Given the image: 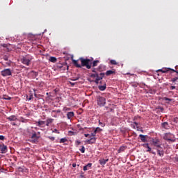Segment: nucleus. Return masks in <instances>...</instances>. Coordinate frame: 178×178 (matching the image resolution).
<instances>
[{
    "label": "nucleus",
    "instance_id": "1",
    "mask_svg": "<svg viewBox=\"0 0 178 178\" xmlns=\"http://www.w3.org/2000/svg\"><path fill=\"white\" fill-rule=\"evenodd\" d=\"M79 60H81V67L85 66L86 69H91V65H92L91 59L79 58Z\"/></svg>",
    "mask_w": 178,
    "mask_h": 178
},
{
    "label": "nucleus",
    "instance_id": "2",
    "mask_svg": "<svg viewBox=\"0 0 178 178\" xmlns=\"http://www.w3.org/2000/svg\"><path fill=\"white\" fill-rule=\"evenodd\" d=\"M31 60H33V57L31 56H25L21 58V62L23 65H26V66H30V63H31Z\"/></svg>",
    "mask_w": 178,
    "mask_h": 178
},
{
    "label": "nucleus",
    "instance_id": "3",
    "mask_svg": "<svg viewBox=\"0 0 178 178\" xmlns=\"http://www.w3.org/2000/svg\"><path fill=\"white\" fill-rule=\"evenodd\" d=\"M163 140H165V141H171L172 143H175V141H176V139H175V135L170 132L164 134Z\"/></svg>",
    "mask_w": 178,
    "mask_h": 178
},
{
    "label": "nucleus",
    "instance_id": "4",
    "mask_svg": "<svg viewBox=\"0 0 178 178\" xmlns=\"http://www.w3.org/2000/svg\"><path fill=\"white\" fill-rule=\"evenodd\" d=\"M97 136V132L94 131L93 133L91 134V136L90 139H88L86 140V143L88 144H95V142L97 141V138L95 136Z\"/></svg>",
    "mask_w": 178,
    "mask_h": 178
},
{
    "label": "nucleus",
    "instance_id": "5",
    "mask_svg": "<svg viewBox=\"0 0 178 178\" xmlns=\"http://www.w3.org/2000/svg\"><path fill=\"white\" fill-rule=\"evenodd\" d=\"M105 104H106V99L105 97L101 96L97 97V105L99 106H105Z\"/></svg>",
    "mask_w": 178,
    "mask_h": 178
},
{
    "label": "nucleus",
    "instance_id": "6",
    "mask_svg": "<svg viewBox=\"0 0 178 178\" xmlns=\"http://www.w3.org/2000/svg\"><path fill=\"white\" fill-rule=\"evenodd\" d=\"M1 76H3V77H8V76H12V70H10V69L9 68L4 69L1 72Z\"/></svg>",
    "mask_w": 178,
    "mask_h": 178
},
{
    "label": "nucleus",
    "instance_id": "7",
    "mask_svg": "<svg viewBox=\"0 0 178 178\" xmlns=\"http://www.w3.org/2000/svg\"><path fill=\"white\" fill-rule=\"evenodd\" d=\"M150 143L152 145H154V147H156V148H161V145H159V139L152 138Z\"/></svg>",
    "mask_w": 178,
    "mask_h": 178
},
{
    "label": "nucleus",
    "instance_id": "8",
    "mask_svg": "<svg viewBox=\"0 0 178 178\" xmlns=\"http://www.w3.org/2000/svg\"><path fill=\"white\" fill-rule=\"evenodd\" d=\"M143 147H144V148H147L146 152H149V154H153V155H156V153L152 151V149L149 147V144L145 143L143 145Z\"/></svg>",
    "mask_w": 178,
    "mask_h": 178
},
{
    "label": "nucleus",
    "instance_id": "9",
    "mask_svg": "<svg viewBox=\"0 0 178 178\" xmlns=\"http://www.w3.org/2000/svg\"><path fill=\"white\" fill-rule=\"evenodd\" d=\"M0 151L1 154H6L8 152V147L5 144H0Z\"/></svg>",
    "mask_w": 178,
    "mask_h": 178
},
{
    "label": "nucleus",
    "instance_id": "10",
    "mask_svg": "<svg viewBox=\"0 0 178 178\" xmlns=\"http://www.w3.org/2000/svg\"><path fill=\"white\" fill-rule=\"evenodd\" d=\"M161 127L162 129H165V130H169V129H170V126L169 125V123H168V122H164L161 123Z\"/></svg>",
    "mask_w": 178,
    "mask_h": 178
},
{
    "label": "nucleus",
    "instance_id": "11",
    "mask_svg": "<svg viewBox=\"0 0 178 178\" xmlns=\"http://www.w3.org/2000/svg\"><path fill=\"white\" fill-rule=\"evenodd\" d=\"M38 127H44L45 126V121H38L35 122Z\"/></svg>",
    "mask_w": 178,
    "mask_h": 178
},
{
    "label": "nucleus",
    "instance_id": "12",
    "mask_svg": "<svg viewBox=\"0 0 178 178\" xmlns=\"http://www.w3.org/2000/svg\"><path fill=\"white\" fill-rule=\"evenodd\" d=\"M139 137H140L142 143H147V137H148V136L140 134Z\"/></svg>",
    "mask_w": 178,
    "mask_h": 178
},
{
    "label": "nucleus",
    "instance_id": "13",
    "mask_svg": "<svg viewBox=\"0 0 178 178\" xmlns=\"http://www.w3.org/2000/svg\"><path fill=\"white\" fill-rule=\"evenodd\" d=\"M172 72L171 68H163L161 70H159L157 72H161V73H168V72Z\"/></svg>",
    "mask_w": 178,
    "mask_h": 178
},
{
    "label": "nucleus",
    "instance_id": "14",
    "mask_svg": "<svg viewBox=\"0 0 178 178\" xmlns=\"http://www.w3.org/2000/svg\"><path fill=\"white\" fill-rule=\"evenodd\" d=\"M80 60H72V63L76 67L81 68V65L79 64Z\"/></svg>",
    "mask_w": 178,
    "mask_h": 178
},
{
    "label": "nucleus",
    "instance_id": "15",
    "mask_svg": "<svg viewBox=\"0 0 178 178\" xmlns=\"http://www.w3.org/2000/svg\"><path fill=\"white\" fill-rule=\"evenodd\" d=\"M108 161H109L108 159H102L99 160V163H100L102 166H104V165H106V162H108Z\"/></svg>",
    "mask_w": 178,
    "mask_h": 178
},
{
    "label": "nucleus",
    "instance_id": "16",
    "mask_svg": "<svg viewBox=\"0 0 178 178\" xmlns=\"http://www.w3.org/2000/svg\"><path fill=\"white\" fill-rule=\"evenodd\" d=\"M92 166V163H89L86 165L83 166V170L86 172V170H88L89 169H91Z\"/></svg>",
    "mask_w": 178,
    "mask_h": 178
},
{
    "label": "nucleus",
    "instance_id": "17",
    "mask_svg": "<svg viewBox=\"0 0 178 178\" xmlns=\"http://www.w3.org/2000/svg\"><path fill=\"white\" fill-rule=\"evenodd\" d=\"M104 76H105L104 73H100L99 75L97 74V76H96V80L99 81L102 80L104 79Z\"/></svg>",
    "mask_w": 178,
    "mask_h": 178
},
{
    "label": "nucleus",
    "instance_id": "18",
    "mask_svg": "<svg viewBox=\"0 0 178 178\" xmlns=\"http://www.w3.org/2000/svg\"><path fill=\"white\" fill-rule=\"evenodd\" d=\"M7 119L10 120V122H15V120H17V117H16V115H11L7 118Z\"/></svg>",
    "mask_w": 178,
    "mask_h": 178
},
{
    "label": "nucleus",
    "instance_id": "19",
    "mask_svg": "<svg viewBox=\"0 0 178 178\" xmlns=\"http://www.w3.org/2000/svg\"><path fill=\"white\" fill-rule=\"evenodd\" d=\"M74 116V113L73 111L68 112L67 113V119H72Z\"/></svg>",
    "mask_w": 178,
    "mask_h": 178
},
{
    "label": "nucleus",
    "instance_id": "20",
    "mask_svg": "<svg viewBox=\"0 0 178 178\" xmlns=\"http://www.w3.org/2000/svg\"><path fill=\"white\" fill-rule=\"evenodd\" d=\"M98 88L100 91H105L106 90V84L104 83L103 86H99Z\"/></svg>",
    "mask_w": 178,
    "mask_h": 178
},
{
    "label": "nucleus",
    "instance_id": "21",
    "mask_svg": "<svg viewBox=\"0 0 178 178\" xmlns=\"http://www.w3.org/2000/svg\"><path fill=\"white\" fill-rule=\"evenodd\" d=\"M49 60L50 62H52V63H56V60H58L56 59V57L51 56L49 58Z\"/></svg>",
    "mask_w": 178,
    "mask_h": 178
},
{
    "label": "nucleus",
    "instance_id": "22",
    "mask_svg": "<svg viewBox=\"0 0 178 178\" xmlns=\"http://www.w3.org/2000/svg\"><path fill=\"white\" fill-rule=\"evenodd\" d=\"M156 151H157L158 155H159L161 157L163 156L164 155L163 150H160L159 149H156Z\"/></svg>",
    "mask_w": 178,
    "mask_h": 178
},
{
    "label": "nucleus",
    "instance_id": "23",
    "mask_svg": "<svg viewBox=\"0 0 178 178\" xmlns=\"http://www.w3.org/2000/svg\"><path fill=\"white\" fill-rule=\"evenodd\" d=\"M115 71L108 70L106 72V76H111V74H115Z\"/></svg>",
    "mask_w": 178,
    "mask_h": 178
},
{
    "label": "nucleus",
    "instance_id": "24",
    "mask_svg": "<svg viewBox=\"0 0 178 178\" xmlns=\"http://www.w3.org/2000/svg\"><path fill=\"white\" fill-rule=\"evenodd\" d=\"M52 122H54V119H51V118L47 119L46 125L49 126V124H51V123H52Z\"/></svg>",
    "mask_w": 178,
    "mask_h": 178
},
{
    "label": "nucleus",
    "instance_id": "25",
    "mask_svg": "<svg viewBox=\"0 0 178 178\" xmlns=\"http://www.w3.org/2000/svg\"><path fill=\"white\" fill-rule=\"evenodd\" d=\"M98 63H99V60H94L93 63H92L93 67H95V66H97Z\"/></svg>",
    "mask_w": 178,
    "mask_h": 178
},
{
    "label": "nucleus",
    "instance_id": "26",
    "mask_svg": "<svg viewBox=\"0 0 178 178\" xmlns=\"http://www.w3.org/2000/svg\"><path fill=\"white\" fill-rule=\"evenodd\" d=\"M79 151L81 152V154H84V152H86V147H84V146H81V148L79 149Z\"/></svg>",
    "mask_w": 178,
    "mask_h": 178
},
{
    "label": "nucleus",
    "instance_id": "27",
    "mask_svg": "<svg viewBox=\"0 0 178 178\" xmlns=\"http://www.w3.org/2000/svg\"><path fill=\"white\" fill-rule=\"evenodd\" d=\"M67 141V139L66 138H63L60 140V143H66Z\"/></svg>",
    "mask_w": 178,
    "mask_h": 178
},
{
    "label": "nucleus",
    "instance_id": "28",
    "mask_svg": "<svg viewBox=\"0 0 178 178\" xmlns=\"http://www.w3.org/2000/svg\"><path fill=\"white\" fill-rule=\"evenodd\" d=\"M110 63L111 65H118V62H116L115 60H111Z\"/></svg>",
    "mask_w": 178,
    "mask_h": 178
},
{
    "label": "nucleus",
    "instance_id": "29",
    "mask_svg": "<svg viewBox=\"0 0 178 178\" xmlns=\"http://www.w3.org/2000/svg\"><path fill=\"white\" fill-rule=\"evenodd\" d=\"M31 138H36V140H38V137H37V134L34 132V134L31 136Z\"/></svg>",
    "mask_w": 178,
    "mask_h": 178
},
{
    "label": "nucleus",
    "instance_id": "30",
    "mask_svg": "<svg viewBox=\"0 0 178 178\" xmlns=\"http://www.w3.org/2000/svg\"><path fill=\"white\" fill-rule=\"evenodd\" d=\"M131 87H134V88L138 87V83H131Z\"/></svg>",
    "mask_w": 178,
    "mask_h": 178
},
{
    "label": "nucleus",
    "instance_id": "31",
    "mask_svg": "<svg viewBox=\"0 0 178 178\" xmlns=\"http://www.w3.org/2000/svg\"><path fill=\"white\" fill-rule=\"evenodd\" d=\"M26 98H27L28 101H31V99H33V98H34V96H33V95H29V97L27 96Z\"/></svg>",
    "mask_w": 178,
    "mask_h": 178
},
{
    "label": "nucleus",
    "instance_id": "32",
    "mask_svg": "<svg viewBox=\"0 0 178 178\" xmlns=\"http://www.w3.org/2000/svg\"><path fill=\"white\" fill-rule=\"evenodd\" d=\"M95 131H96V133H99V131H102V129L99 127H97Z\"/></svg>",
    "mask_w": 178,
    "mask_h": 178
},
{
    "label": "nucleus",
    "instance_id": "33",
    "mask_svg": "<svg viewBox=\"0 0 178 178\" xmlns=\"http://www.w3.org/2000/svg\"><path fill=\"white\" fill-rule=\"evenodd\" d=\"M68 133H69L70 136H76V132L69 131Z\"/></svg>",
    "mask_w": 178,
    "mask_h": 178
},
{
    "label": "nucleus",
    "instance_id": "34",
    "mask_svg": "<svg viewBox=\"0 0 178 178\" xmlns=\"http://www.w3.org/2000/svg\"><path fill=\"white\" fill-rule=\"evenodd\" d=\"M47 138L51 140V141H55V137L54 136H48Z\"/></svg>",
    "mask_w": 178,
    "mask_h": 178
},
{
    "label": "nucleus",
    "instance_id": "35",
    "mask_svg": "<svg viewBox=\"0 0 178 178\" xmlns=\"http://www.w3.org/2000/svg\"><path fill=\"white\" fill-rule=\"evenodd\" d=\"M52 133H56V134H59V131L56 129H54L53 131H52Z\"/></svg>",
    "mask_w": 178,
    "mask_h": 178
},
{
    "label": "nucleus",
    "instance_id": "36",
    "mask_svg": "<svg viewBox=\"0 0 178 178\" xmlns=\"http://www.w3.org/2000/svg\"><path fill=\"white\" fill-rule=\"evenodd\" d=\"M177 80H178V77H175V78H173V79L171 80V81H172V83H175V81H177Z\"/></svg>",
    "mask_w": 178,
    "mask_h": 178
},
{
    "label": "nucleus",
    "instance_id": "37",
    "mask_svg": "<svg viewBox=\"0 0 178 178\" xmlns=\"http://www.w3.org/2000/svg\"><path fill=\"white\" fill-rule=\"evenodd\" d=\"M163 101H172V99H169L168 97H163Z\"/></svg>",
    "mask_w": 178,
    "mask_h": 178
},
{
    "label": "nucleus",
    "instance_id": "38",
    "mask_svg": "<svg viewBox=\"0 0 178 178\" xmlns=\"http://www.w3.org/2000/svg\"><path fill=\"white\" fill-rule=\"evenodd\" d=\"M99 124H100V126H102V127H105V124H104L99 121Z\"/></svg>",
    "mask_w": 178,
    "mask_h": 178
},
{
    "label": "nucleus",
    "instance_id": "39",
    "mask_svg": "<svg viewBox=\"0 0 178 178\" xmlns=\"http://www.w3.org/2000/svg\"><path fill=\"white\" fill-rule=\"evenodd\" d=\"M33 76H35V77H37V76H38V73L35 72H32Z\"/></svg>",
    "mask_w": 178,
    "mask_h": 178
},
{
    "label": "nucleus",
    "instance_id": "40",
    "mask_svg": "<svg viewBox=\"0 0 178 178\" xmlns=\"http://www.w3.org/2000/svg\"><path fill=\"white\" fill-rule=\"evenodd\" d=\"M0 140H1L2 141H3V140H5V136L0 135Z\"/></svg>",
    "mask_w": 178,
    "mask_h": 178
},
{
    "label": "nucleus",
    "instance_id": "41",
    "mask_svg": "<svg viewBox=\"0 0 178 178\" xmlns=\"http://www.w3.org/2000/svg\"><path fill=\"white\" fill-rule=\"evenodd\" d=\"M79 178H84V172H81Z\"/></svg>",
    "mask_w": 178,
    "mask_h": 178
},
{
    "label": "nucleus",
    "instance_id": "42",
    "mask_svg": "<svg viewBox=\"0 0 178 178\" xmlns=\"http://www.w3.org/2000/svg\"><path fill=\"white\" fill-rule=\"evenodd\" d=\"M80 144H81V142H80L79 140L76 141V145H80Z\"/></svg>",
    "mask_w": 178,
    "mask_h": 178
},
{
    "label": "nucleus",
    "instance_id": "43",
    "mask_svg": "<svg viewBox=\"0 0 178 178\" xmlns=\"http://www.w3.org/2000/svg\"><path fill=\"white\" fill-rule=\"evenodd\" d=\"M97 76H98V74H97V73H96V74H92L91 75V77H97Z\"/></svg>",
    "mask_w": 178,
    "mask_h": 178
},
{
    "label": "nucleus",
    "instance_id": "44",
    "mask_svg": "<svg viewBox=\"0 0 178 178\" xmlns=\"http://www.w3.org/2000/svg\"><path fill=\"white\" fill-rule=\"evenodd\" d=\"M4 99H7V100L10 101V99H12V97H4Z\"/></svg>",
    "mask_w": 178,
    "mask_h": 178
},
{
    "label": "nucleus",
    "instance_id": "45",
    "mask_svg": "<svg viewBox=\"0 0 178 178\" xmlns=\"http://www.w3.org/2000/svg\"><path fill=\"white\" fill-rule=\"evenodd\" d=\"M84 136L85 137H90V138H91V136H90L88 134H85Z\"/></svg>",
    "mask_w": 178,
    "mask_h": 178
},
{
    "label": "nucleus",
    "instance_id": "46",
    "mask_svg": "<svg viewBox=\"0 0 178 178\" xmlns=\"http://www.w3.org/2000/svg\"><path fill=\"white\" fill-rule=\"evenodd\" d=\"M103 65H99L98 67V70L101 72V69H102Z\"/></svg>",
    "mask_w": 178,
    "mask_h": 178
},
{
    "label": "nucleus",
    "instance_id": "47",
    "mask_svg": "<svg viewBox=\"0 0 178 178\" xmlns=\"http://www.w3.org/2000/svg\"><path fill=\"white\" fill-rule=\"evenodd\" d=\"M171 72H174L175 73H177L178 74V71L177 70H175L173 69H171Z\"/></svg>",
    "mask_w": 178,
    "mask_h": 178
},
{
    "label": "nucleus",
    "instance_id": "48",
    "mask_svg": "<svg viewBox=\"0 0 178 178\" xmlns=\"http://www.w3.org/2000/svg\"><path fill=\"white\" fill-rule=\"evenodd\" d=\"M170 90H175L176 88V86H170Z\"/></svg>",
    "mask_w": 178,
    "mask_h": 178
},
{
    "label": "nucleus",
    "instance_id": "49",
    "mask_svg": "<svg viewBox=\"0 0 178 178\" xmlns=\"http://www.w3.org/2000/svg\"><path fill=\"white\" fill-rule=\"evenodd\" d=\"M159 109L161 110V112H163V107H159Z\"/></svg>",
    "mask_w": 178,
    "mask_h": 178
},
{
    "label": "nucleus",
    "instance_id": "50",
    "mask_svg": "<svg viewBox=\"0 0 178 178\" xmlns=\"http://www.w3.org/2000/svg\"><path fill=\"white\" fill-rule=\"evenodd\" d=\"M92 72L93 73H97V71H95V68H93V70H92Z\"/></svg>",
    "mask_w": 178,
    "mask_h": 178
},
{
    "label": "nucleus",
    "instance_id": "51",
    "mask_svg": "<svg viewBox=\"0 0 178 178\" xmlns=\"http://www.w3.org/2000/svg\"><path fill=\"white\" fill-rule=\"evenodd\" d=\"M99 82V81H97V79H95V83L96 84H98Z\"/></svg>",
    "mask_w": 178,
    "mask_h": 178
},
{
    "label": "nucleus",
    "instance_id": "52",
    "mask_svg": "<svg viewBox=\"0 0 178 178\" xmlns=\"http://www.w3.org/2000/svg\"><path fill=\"white\" fill-rule=\"evenodd\" d=\"M76 166H77V165L76 163L72 164V167L76 168Z\"/></svg>",
    "mask_w": 178,
    "mask_h": 178
},
{
    "label": "nucleus",
    "instance_id": "53",
    "mask_svg": "<svg viewBox=\"0 0 178 178\" xmlns=\"http://www.w3.org/2000/svg\"><path fill=\"white\" fill-rule=\"evenodd\" d=\"M124 149V147H120V151H123Z\"/></svg>",
    "mask_w": 178,
    "mask_h": 178
},
{
    "label": "nucleus",
    "instance_id": "54",
    "mask_svg": "<svg viewBox=\"0 0 178 178\" xmlns=\"http://www.w3.org/2000/svg\"><path fill=\"white\" fill-rule=\"evenodd\" d=\"M56 113H60V110H57V111H56Z\"/></svg>",
    "mask_w": 178,
    "mask_h": 178
},
{
    "label": "nucleus",
    "instance_id": "55",
    "mask_svg": "<svg viewBox=\"0 0 178 178\" xmlns=\"http://www.w3.org/2000/svg\"><path fill=\"white\" fill-rule=\"evenodd\" d=\"M71 86H74V83L70 82Z\"/></svg>",
    "mask_w": 178,
    "mask_h": 178
},
{
    "label": "nucleus",
    "instance_id": "56",
    "mask_svg": "<svg viewBox=\"0 0 178 178\" xmlns=\"http://www.w3.org/2000/svg\"><path fill=\"white\" fill-rule=\"evenodd\" d=\"M76 80H79V78H76V79H73V81H76Z\"/></svg>",
    "mask_w": 178,
    "mask_h": 178
},
{
    "label": "nucleus",
    "instance_id": "57",
    "mask_svg": "<svg viewBox=\"0 0 178 178\" xmlns=\"http://www.w3.org/2000/svg\"><path fill=\"white\" fill-rule=\"evenodd\" d=\"M13 126H16V123L13 122L12 123Z\"/></svg>",
    "mask_w": 178,
    "mask_h": 178
},
{
    "label": "nucleus",
    "instance_id": "58",
    "mask_svg": "<svg viewBox=\"0 0 178 178\" xmlns=\"http://www.w3.org/2000/svg\"><path fill=\"white\" fill-rule=\"evenodd\" d=\"M134 124H136V126H138V123L134 122Z\"/></svg>",
    "mask_w": 178,
    "mask_h": 178
},
{
    "label": "nucleus",
    "instance_id": "59",
    "mask_svg": "<svg viewBox=\"0 0 178 178\" xmlns=\"http://www.w3.org/2000/svg\"><path fill=\"white\" fill-rule=\"evenodd\" d=\"M127 74H130V73H127Z\"/></svg>",
    "mask_w": 178,
    "mask_h": 178
}]
</instances>
